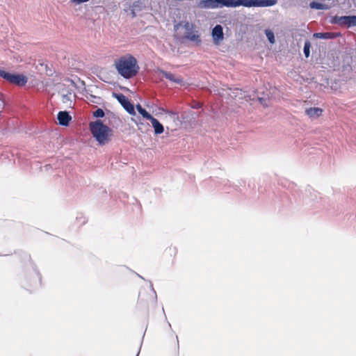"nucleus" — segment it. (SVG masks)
<instances>
[{
	"label": "nucleus",
	"mask_w": 356,
	"mask_h": 356,
	"mask_svg": "<svg viewBox=\"0 0 356 356\" xmlns=\"http://www.w3.org/2000/svg\"><path fill=\"white\" fill-rule=\"evenodd\" d=\"M212 35L214 40H222L223 39L222 28L220 25H216L212 30Z\"/></svg>",
	"instance_id": "9d476101"
},
{
	"label": "nucleus",
	"mask_w": 356,
	"mask_h": 356,
	"mask_svg": "<svg viewBox=\"0 0 356 356\" xmlns=\"http://www.w3.org/2000/svg\"><path fill=\"white\" fill-rule=\"evenodd\" d=\"M309 6L311 8H314L317 10H326L328 8V7L326 5L316 1L311 2Z\"/></svg>",
	"instance_id": "2eb2a0df"
},
{
	"label": "nucleus",
	"mask_w": 356,
	"mask_h": 356,
	"mask_svg": "<svg viewBox=\"0 0 356 356\" xmlns=\"http://www.w3.org/2000/svg\"><path fill=\"white\" fill-rule=\"evenodd\" d=\"M93 115L96 118H103L104 112L102 108H98L93 113Z\"/></svg>",
	"instance_id": "a211bd4d"
},
{
	"label": "nucleus",
	"mask_w": 356,
	"mask_h": 356,
	"mask_svg": "<svg viewBox=\"0 0 356 356\" xmlns=\"http://www.w3.org/2000/svg\"><path fill=\"white\" fill-rule=\"evenodd\" d=\"M115 97L118 102L121 104L123 108L129 113L135 114L134 106L130 102L129 99L122 94L115 95Z\"/></svg>",
	"instance_id": "39448f33"
},
{
	"label": "nucleus",
	"mask_w": 356,
	"mask_h": 356,
	"mask_svg": "<svg viewBox=\"0 0 356 356\" xmlns=\"http://www.w3.org/2000/svg\"><path fill=\"white\" fill-rule=\"evenodd\" d=\"M349 26H356V16H349Z\"/></svg>",
	"instance_id": "6ab92c4d"
},
{
	"label": "nucleus",
	"mask_w": 356,
	"mask_h": 356,
	"mask_svg": "<svg viewBox=\"0 0 356 356\" xmlns=\"http://www.w3.org/2000/svg\"><path fill=\"white\" fill-rule=\"evenodd\" d=\"M305 113L310 118H316L322 115L323 109L318 107H311L305 110Z\"/></svg>",
	"instance_id": "0eeeda50"
},
{
	"label": "nucleus",
	"mask_w": 356,
	"mask_h": 356,
	"mask_svg": "<svg viewBox=\"0 0 356 356\" xmlns=\"http://www.w3.org/2000/svg\"><path fill=\"white\" fill-rule=\"evenodd\" d=\"M90 129L93 137L100 145H105L111 140L112 130L100 120L90 122Z\"/></svg>",
	"instance_id": "7ed1b4c3"
},
{
	"label": "nucleus",
	"mask_w": 356,
	"mask_h": 356,
	"mask_svg": "<svg viewBox=\"0 0 356 356\" xmlns=\"http://www.w3.org/2000/svg\"><path fill=\"white\" fill-rule=\"evenodd\" d=\"M114 66L119 74L125 79L135 76L139 70L137 60L131 54L116 59L114 61Z\"/></svg>",
	"instance_id": "f03ea898"
},
{
	"label": "nucleus",
	"mask_w": 356,
	"mask_h": 356,
	"mask_svg": "<svg viewBox=\"0 0 356 356\" xmlns=\"http://www.w3.org/2000/svg\"><path fill=\"white\" fill-rule=\"evenodd\" d=\"M187 38L193 41H196L199 39V35L195 34H192L191 35H188Z\"/></svg>",
	"instance_id": "aec40b11"
},
{
	"label": "nucleus",
	"mask_w": 356,
	"mask_h": 356,
	"mask_svg": "<svg viewBox=\"0 0 356 356\" xmlns=\"http://www.w3.org/2000/svg\"><path fill=\"white\" fill-rule=\"evenodd\" d=\"M193 107L196 108H200L201 107V104L198 103V104H195V106H193Z\"/></svg>",
	"instance_id": "412c9836"
},
{
	"label": "nucleus",
	"mask_w": 356,
	"mask_h": 356,
	"mask_svg": "<svg viewBox=\"0 0 356 356\" xmlns=\"http://www.w3.org/2000/svg\"><path fill=\"white\" fill-rule=\"evenodd\" d=\"M156 134H161L163 132V126L154 117L150 120Z\"/></svg>",
	"instance_id": "f8f14e48"
},
{
	"label": "nucleus",
	"mask_w": 356,
	"mask_h": 356,
	"mask_svg": "<svg viewBox=\"0 0 356 356\" xmlns=\"http://www.w3.org/2000/svg\"><path fill=\"white\" fill-rule=\"evenodd\" d=\"M143 8V3L140 1H136L134 2L132 6H131V13L132 16H136V13L138 11L142 10Z\"/></svg>",
	"instance_id": "ddd939ff"
},
{
	"label": "nucleus",
	"mask_w": 356,
	"mask_h": 356,
	"mask_svg": "<svg viewBox=\"0 0 356 356\" xmlns=\"http://www.w3.org/2000/svg\"><path fill=\"white\" fill-rule=\"evenodd\" d=\"M58 122L60 125L67 126L72 118L67 111H60L57 116Z\"/></svg>",
	"instance_id": "423d86ee"
},
{
	"label": "nucleus",
	"mask_w": 356,
	"mask_h": 356,
	"mask_svg": "<svg viewBox=\"0 0 356 356\" xmlns=\"http://www.w3.org/2000/svg\"><path fill=\"white\" fill-rule=\"evenodd\" d=\"M275 0H201L198 2L200 8L268 7L275 5Z\"/></svg>",
	"instance_id": "f257e3e1"
},
{
	"label": "nucleus",
	"mask_w": 356,
	"mask_h": 356,
	"mask_svg": "<svg viewBox=\"0 0 356 356\" xmlns=\"http://www.w3.org/2000/svg\"><path fill=\"white\" fill-rule=\"evenodd\" d=\"M349 16H335L332 19V22L339 25H345L349 26Z\"/></svg>",
	"instance_id": "9b49d317"
},
{
	"label": "nucleus",
	"mask_w": 356,
	"mask_h": 356,
	"mask_svg": "<svg viewBox=\"0 0 356 356\" xmlns=\"http://www.w3.org/2000/svg\"><path fill=\"white\" fill-rule=\"evenodd\" d=\"M265 33H266V35L268 41L271 44H274L275 42V35H274L273 32L271 30H270V29H266L265 31Z\"/></svg>",
	"instance_id": "dca6fc26"
},
{
	"label": "nucleus",
	"mask_w": 356,
	"mask_h": 356,
	"mask_svg": "<svg viewBox=\"0 0 356 356\" xmlns=\"http://www.w3.org/2000/svg\"><path fill=\"white\" fill-rule=\"evenodd\" d=\"M138 112L145 119L150 120L153 116H152L145 108H143L140 104L136 106Z\"/></svg>",
	"instance_id": "4468645a"
},
{
	"label": "nucleus",
	"mask_w": 356,
	"mask_h": 356,
	"mask_svg": "<svg viewBox=\"0 0 356 356\" xmlns=\"http://www.w3.org/2000/svg\"><path fill=\"white\" fill-rule=\"evenodd\" d=\"M161 74L165 79H167L171 81H173L176 83L181 84L183 83V79L180 76H175L172 73L164 71V70H161Z\"/></svg>",
	"instance_id": "6e6552de"
},
{
	"label": "nucleus",
	"mask_w": 356,
	"mask_h": 356,
	"mask_svg": "<svg viewBox=\"0 0 356 356\" xmlns=\"http://www.w3.org/2000/svg\"><path fill=\"white\" fill-rule=\"evenodd\" d=\"M311 44L309 41H306L304 45V54L306 58L309 56Z\"/></svg>",
	"instance_id": "f3484780"
},
{
	"label": "nucleus",
	"mask_w": 356,
	"mask_h": 356,
	"mask_svg": "<svg viewBox=\"0 0 356 356\" xmlns=\"http://www.w3.org/2000/svg\"><path fill=\"white\" fill-rule=\"evenodd\" d=\"M0 76L10 83L24 86L27 83V78L24 74H11L0 69Z\"/></svg>",
	"instance_id": "20e7f679"
},
{
	"label": "nucleus",
	"mask_w": 356,
	"mask_h": 356,
	"mask_svg": "<svg viewBox=\"0 0 356 356\" xmlns=\"http://www.w3.org/2000/svg\"><path fill=\"white\" fill-rule=\"evenodd\" d=\"M340 33L326 32V33H316L314 37L320 39H334L340 36Z\"/></svg>",
	"instance_id": "1a4fd4ad"
}]
</instances>
